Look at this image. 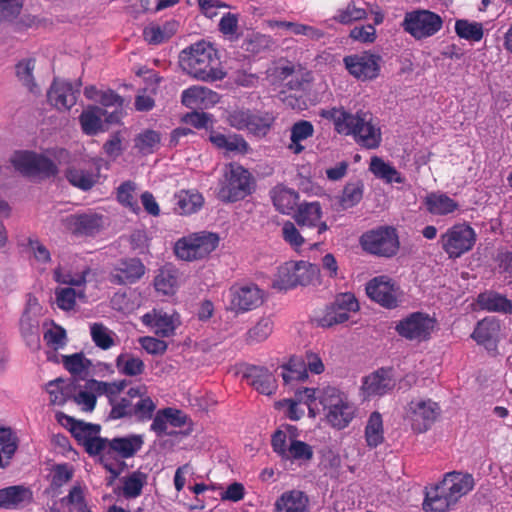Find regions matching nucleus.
I'll use <instances>...</instances> for the list:
<instances>
[{"label":"nucleus","instance_id":"f257e3e1","mask_svg":"<svg viewBox=\"0 0 512 512\" xmlns=\"http://www.w3.org/2000/svg\"><path fill=\"white\" fill-rule=\"evenodd\" d=\"M473 487L474 478L471 474L455 471L447 473L441 482L426 487L423 508L426 511L446 512Z\"/></svg>","mask_w":512,"mask_h":512},{"label":"nucleus","instance_id":"f03ea898","mask_svg":"<svg viewBox=\"0 0 512 512\" xmlns=\"http://www.w3.org/2000/svg\"><path fill=\"white\" fill-rule=\"evenodd\" d=\"M331 119L339 133L353 135L355 141L368 149H375L380 145L381 132L372 121L373 116L368 111H358L355 114L343 109L333 108L322 114Z\"/></svg>","mask_w":512,"mask_h":512},{"label":"nucleus","instance_id":"7ed1b4c3","mask_svg":"<svg viewBox=\"0 0 512 512\" xmlns=\"http://www.w3.org/2000/svg\"><path fill=\"white\" fill-rule=\"evenodd\" d=\"M179 62L187 74L201 81L222 80L226 75L216 49L206 41H199L184 49L180 53Z\"/></svg>","mask_w":512,"mask_h":512},{"label":"nucleus","instance_id":"20e7f679","mask_svg":"<svg viewBox=\"0 0 512 512\" xmlns=\"http://www.w3.org/2000/svg\"><path fill=\"white\" fill-rule=\"evenodd\" d=\"M57 420L62 425H69L71 434L75 437L78 445L84 448H140L143 445L141 435H128L116 437L112 440L99 437L100 426L83 421H76L64 413L57 414Z\"/></svg>","mask_w":512,"mask_h":512},{"label":"nucleus","instance_id":"39448f33","mask_svg":"<svg viewBox=\"0 0 512 512\" xmlns=\"http://www.w3.org/2000/svg\"><path fill=\"white\" fill-rule=\"evenodd\" d=\"M219 235L201 231L179 239L174 246L176 256L184 261H195L207 257L219 245Z\"/></svg>","mask_w":512,"mask_h":512},{"label":"nucleus","instance_id":"423d86ee","mask_svg":"<svg viewBox=\"0 0 512 512\" xmlns=\"http://www.w3.org/2000/svg\"><path fill=\"white\" fill-rule=\"evenodd\" d=\"M254 180L250 172L242 166L230 165L221 182L218 198L223 202H236L250 195Z\"/></svg>","mask_w":512,"mask_h":512},{"label":"nucleus","instance_id":"0eeeda50","mask_svg":"<svg viewBox=\"0 0 512 512\" xmlns=\"http://www.w3.org/2000/svg\"><path fill=\"white\" fill-rule=\"evenodd\" d=\"M360 244L364 251L383 257H392L399 249L396 229L389 226L367 231L360 237Z\"/></svg>","mask_w":512,"mask_h":512},{"label":"nucleus","instance_id":"6e6552de","mask_svg":"<svg viewBox=\"0 0 512 512\" xmlns=\"http://www.w3.org/2000/svg\"><path fill=\"white\" fill-rule=\"evenodd\" d=\"M442 25L443 20L438 14L424 9L406 12L402 22L404 31L417 40L433 36Z\"/></svg>","mask_w":512,"mask_h":512},{"label":"nucleus","instance_id":"1a4fd4ad","mask_svg":"<svg viewBox=\"0 0 512 512\" xmlns=\"http://www.w3.org/2000/svg\"><path fill=\"white\" fill-rule=\"evenodd\" d=\"M11 163L23 175L44 177L55 176L58 173L57 166L50 159L29 151L15 152Z\"/></svg>","mask_w":512,"mask_h":512},{"label":"nucleus","instance_id":"9d476101","mask_svg":"<svg viewBox=\"0 0 512 512\" xmlns=\"http://www.w3.org/2000/svg\"><path fill=\"white\" fill-rule=\"evenodd\" d=\"M298 396L299 401H305V406L307 407L311 417H315L318 412L317 399H319V403L325 413H327L331 408H337L339 405L342 406L344 403L343 401L348 399V396L345 393L332 386L323 388L318 392L317 396L315 389L304 388L298 393Z\"/></svg>","mask_w":512,"mask_h":512},{"label":"nucleus","instance_id":"9b49d317","mask_svg":"<svg viewBox=\"0 0 512 512\" xmlns=\"http://www.w3.org/2000/svg\"><path fill=\"white\" fill-rule=\"evenodd\" d=\"M441 246L450 258H458L475 244L474 230L465 224L454 225L441 236Z\"/></svg>","mask_w":512,"mask_h":512},{"label":"nucleus","instance_id":"f8f14e48","mask_svg":"<svg viewBox=\"0 0 512 512\" xmlns=\"http://www.w3.org/2000/svg\"><path fill=\"white\" fill-rule=\"evenodd\" d=\"M319 268L313 264L286 263L280 267L277 274L275 285L279 289H290L297 285H308L312 277L318 275Z\"/></svg>","mask_w":512,"mask_h":512},{"label":"nucleus","instance_id":"ddd939ff","mask_svg":"<svg viewBox=\"0 0 512 512\" xmlns=\"http://www.w3.org/2000/svg\"><path fill=\"white\" fill-rule=\"evenodd\" d=\"M366 293L371 300L387 309L396 308L401 296L399 286L385 275L371 279L366 284Z\"/></svg>","mask_w":512,"mask_h":512},{"label":"nucleus","instance_id":"4468645a","mask_svg":"<svg viewBox=\"0 0 512 512\" xmlns=\"http://www.w3.org/2000/svg\"><path fill=\"white\" fill-rule=\"evenodd\" d=\"M229 309L243 313L258 308L263 303V292L255 284H234L229 289Z\"/></svg>","mask_w":512,"mask_h":512},{"label":"nucleus","instance_id":"2eb2a0df","mask_svg":"<svg viewBox=\"0 0 512 512\" xmlns=\"http://www.w3.org/2000/svg\"><path fill=\"white\" fill-rule=\"evenodd\" d=\"M343 61L351 75L359 80L366 81L378 77L382 57L370 52H363L346 56Z\"/></svg>","mask_w":512,"mask_h":512},{"label":"nucleus","instance_id":"dca6fc26","mask_svg":"<svg viewBox=\"0 0 512 512\" xmlns=\"http://www.w3.org/2000/svg\"><path fill=\"white\" fill-rule=\"evenodd\" d=\"M359 302L352 293H341L336 296L334 302L327 307L325 315L320 319L323 327H331L347 321L350 312L359 310Z\"/></svg>","mask_w":512,"mask_h":512},{"label":"nucleus","instance_id":"f3484780","mask_svg":"<svg viewBox=\"0 0 512 512\" xmlns=\"http://www.w3.org/2000/svg\"><path fill=\"white\" fill-rule=\"evenodd\" d=\"M434 328V320L420 312L412 313L395 327L397 333L408 339L423 341L429 338Z\"/></svg>","mask_w":512,"mask_h":512},{"label":"nucleus","instance_id":"a211bd4d","mask_svg":"<svg viewBox=\"0 0 512 512\" xmlns=\"http://www.w3.org/2000/svg\"><path fill=\"white\" fill-rule=\"evenodd\" d=\"M412 428L416 432L427 431L440 416L438 403L431 399L413 400L409 404Z\"/></svg>","mask_w":512,"mask_h":512},{"label":"nucleus","instance_id":"6ab92c4d","mask_svg":"<svg viewBox=\"0 0 512 512\" xmlns=\"http://www.w3.org/2000/svg\"><path fill=\"white\" fill-rule=\"evenodd\" d=\"M81 85V80L74 87L70 82L55 79L47 93L48 100L59 110H69L77 102Z\"/></svg>","mask_w":512,"mask_h":512},{"label":"nucleus","instance_id":"aec40b11","mask_svg":"<svg viewBox=\"0 0 512 512\" xmlns=\"http://www.w3.org/2000/svg\"><path fill=\"white\" fill-rule=\"evenodd\" d=\"M145 273V266L138 258L120 260L109 274L111 283L118 285L133 284Z\"/></svg>","mask_w":512,"mask_h":512},{"label":"nucleus","instance_id":"412c9836","mask_svg":"<svg viewBox=\"0 0 512 512\" xmlns=\"http://www.w3.org/2000/svg\"><path fill=\"white\" fill-rule=\"evenodd\" d=\"M243 377L247 379L248 383L259 393L263 395H271L277 388L276 379L274 375L263 366H248Z\"/></svg>","mask_w":512,"mask_h":512},{"label":"nucleus","instance_id":"4be33fe9","mask_svg":"<svg viewBox=\"0 0 512 512\" xmlns=\"http://www.w3.org/2000/svg\"><path fill=\"white\" fill-rule=\"evenodd\" d=\"M321 217L322 210L318 202L302 203L298 206L294 214V219L300 227H315L317 228L318 235L328 229L327 224L320 221Z\"/></svg>","mask_w":512,"mask_h":512},{"label":"nucleus","instance_id":"5701e85b","mask_svg":"<svg viewBox=\"0 0 512 512\" xmlns=\"http://www.w3.org/2000/svg\"><path fill=\"white\" fill-rule=\"evenodd\" d=\"M166 408L159 410L151 424V430L156 433L158 439L156 444L163 446H174L180 443V440L187 434L183 431H176L169 428L168 421H166Z\"/></svg>","mask_w":512,"mask_h":512},{"label":"nucleus","instance_id":"b1692460","mask_svg":"<svg viewBox=\"0 0 512 512\" xmlns=\"http://www.w3.org/2000/svg\"><path fill=\"white\" fill-rule=\"evenodd\" d=\"M66 227L77 235H93L102 227V217L97 214H75L65 219Z\"/></svg>","mask_w":512,"mask_h":512},{"label":"nucleus","instance_id":"393cba45","mask_svg":"<svg viewBox=\"0 0 512 512\" xmlns=\"http://www.w3.org/2000/svg\"><path fill=\"white\" fill-rule=\"evenodd\" d=\"M108 110L100 106H88L80 115L79 120L82 130L87 135H96L100 131H105L107 128L104 124L107 117Z\"/></svg>","mask_w":512,"mask_h":512},{"label":"nucleus","instance_id":"a878e982","mask_svg":"<svg viewBox=\"0 0 512 512\" xmlns=\"http://www.w3.org/2000/svg\"><path fill=\"white\" fill-rule=\"evenodd\" d=\"M389 371L380 369L364 378L362 390L368 397L381 396L394 387Z\"/></svg>","mask_w":512,"mask_h":512},{"label":"nucleus","instance_id":"bb28decb","mask_svg":"<svg viewBox=\"0 0 512 512\" xmlns=\"http://www.w3.org/2000/svg\"><path fill=\"white\" fill-rule=\"evenodd\" d=\"M142 322L154 329L156 335L160 337L172 336L175 332L176 324L173 316L168 315L162 310H152L142 316Z\"/></svg>","mask_w":512,"mask_h":512},{"label":"nucleus","instance_id":"cd10ccee","mask_svg":"<svg viewBox=\"0 0 512 512\" xmlns=\"http://www.w3.org/2000/svg\"><path fill=\"white\" fill-rule=\"evenodd\" d=\"M309 500L304 492L291 490L284 492L275 502L274 512H307Z\"/></svg>","mask_w":512,"mask_h":512},{"label":"nucleus","instance_id":"c85d7f7f","mask_svg":"<svg viewBox=\"0 0 512 512\" xmlns=\"http://www.w3.org/2000/svg\"><path fill=\"white\" fill-rule=\"evenodd\" d=\"M101 108L107 109L108 113L105 119L107 124L120 123L124 115V99L113 90L102 91L98 99Z\"/></svg>","mask_w":512,"mask_h":512},{"label":"nucleus","instance_id":"c756f323","mask_svg":"<svg viewBox=\"0 0 512 512\" xmlns=\"http://www.w3.org/2000/svg\"><path fill=\"white\" fill-rule=\"evenodd\" d=\"M500 331L499 322L495 318H485L478 322L472 338L481 345L488 349H493L496 346V340Z\"/></svg>","mask_w":512,"mask_h":512},{"label":"nucleus","instance_id":"7c9ffc66","mask_svg":"<svg viewBox=\"0 0 512 512\" xmlns=\"http://www.w3.org/2000/svg\"><path fill=\"white\" fill-rule=\"evenodd\" d=\"M32 492L23 486H10L0 489V507L17 508L30 503Z\"/></svg>","mask_w":512,"mask_h":512},{"label":"nucleus","instance_id":"2f4dec72","mask_svg":"<svg viewBox=\"0 0 512 512\" xmlns=\"http://www.w3.org/2000/svg\"><path fill=\"white\" fill-rule=\"evenodd\" d=\"M272 448L307 449L311 448L303 441L297 440V429L294 426H285L274 432L271 438Z\"/></svg>","mask_w":512,"mask_h":512},{"label":"nucleus","instance_id":"473e14b6","mask_svg":"<svg viewBox=\"0 0 512 512\" xmlns=\"http://www.w3.org/2000/svg\"><path fill=\"white\" fill-rule=\"evenodd\" d=\"M271 198L275 208L283 214H290L298 202L299 195L296 191L277 185L271 190Z\"/></svg>","mask_w":512,"mask_h":512},{"label":"nucleus","instance_id":"72a5a7b5","mask_svg":"<svg viewBox=\"0 0 512 512\" xmlns=\"http://www.w3.org/2000/svg\"><path fill=\"white\" fill-rule=\"evenodd\" d=\"M178 23L168 21L163 25L150 24L143 30L144 39L153 45H158L170 39L176 32Z\"/></svg>","mask_w":512,"mask_h":512},{"label":"nucleus","instance_id":"f704fd0d","mask_svg":"<svg viewBox=\"0 0 512 512\" xmlns=\"http://www.w3.org/2000/svg\"><path fill=\"white\" fill-rule=\"evenodd\" d=\"M209 139L214 146L219 149H225L227 152L245 154L249 150L246 140L238 134L226 136L221 133H212Z\"/></svg>","mask_w":512,"mask_h":512},{"label":"nucleus","instance_id":"c9c22d12","mask_svg":"<svg viewBox=\"0 0 512 512\" xmlns=\"http://www.w3.org/2000/svg\"><path fill=\"white\" fill-rule=\"evenodd\" d=\"M343 402L342 406L339 405L337 408H331L327 413H325L327 422L337 429L347 427L355 415V407L349 399H346Z\"/></svg>","mask_w":512,"mask_h":512},{"label":"nucleus","instance_id":"e433bc0d","mask_svg":"<svg viewBox=\"0 0 512 512\" xmlns=\"http://www.w3.org/2000/svg\"><path fill=\"white\" fill-rule=\"evenodd\" d=\"M478 305L493 312L511 313L512 302L505 296L495 292H484L478 295Z\"/></svg>","mask_w":512,"mask_h":512},{"label":"nucleus","instance_id":"4c0bfd02","mask_svg":"<svg viewBox=\"0 0 512 512\" xmlns=\"http://www.w3.org/2000/svg\"><path fill=\"white\" fill-rule=\"evenodd\" d=\"M274 121L275 117L270 112H252L246 130L254 136L265 137L269 133Z\"/></svg>","mask_w":512,"mask_h":512},{"label":"nucleus","instance_id":"58836bf2","mask_svg":"<svg viewBox=\"0 0 512 512\" xmlns=\"http://www.w3.org/2000/svg\"><path fill=\"white\" fill-rule=\"evenodd\" d=\"M281 368V376L285 384H290L293 381H304L308 378L306 363L301 357L292 356Z\"/></svg>","mask_w":512,"mask_h":512},{"label":"nucleus","instance_id":"ea45409f","mask_svg":"<svg viewBox=\"0 0 512 512\" xmlns=\"http://www.w3.org/2000/svg\"><path fill=\"white\" fill-rule=\"evenodd\" d=\"M35 69V59H23L15 66V73L18 80L24 85L31 93H38L39 87L36 84L33 71Z\"/></svg>","mask_w":512,"mask_h":512},{"label":"nucleus","instance_id":"a19ab883","mask_svg":"<svg viewBox=\"0 0 512 512\" xmlns=\"http://www.w3.org/2000/svg\"><path fill=\"white\" fill-rule=\"evenodd\" d=\"M370 170L376 177L385 180L387 183H403L404 181L400 173L393 166L377 156L371 159Z\"/></svg>","mask_w":512,"mask_h":512},{"label":"nucleus","instance_id":"79ce46f5","mask_svg":"<svg viewBox=\"0 0 512 512\" xmlns=\"http://www.w3.org/2000/svg\"><path fill=\"white\" fill-rule=\"evenodd\" d=\"M116 367L120 374L138 376L144 371L143 361L129 353H122L116 359Z\"/></svg>","mask_w":512,"mask_h":512},{"label":"nucleus","instance_id":"37998d69","mask_svg":"<svg viewBox=\"0 0 512 512\" xmlns=\"http://www.w3.org/2000/svg\"><path fill=\"white\" fill-rule=\"evenodd\" d=\"M426 206L430 213L445 215L457 208V203L444 194H431L426 197Z\"/></svg>","mask_w":512,"mask_h":512},{"label":"nucleus","instance_id":"c03bdc74","mask_svg":"<svg viewBox=\"0 0 512 512\" xmlns=\"http://www.w3.org/2000/svg\"><path fill=\"white\" fill-rule=\"evenodd\" d=\"M285 469L294 470L309 461L313 456V450H276Z\"/></svg>","mask_w":512,"mask_h":512},{"label":"nucleus","instance_id":"a18cd8bd","mask_svg":"<svg viewBox=\"0 0 512 512\" xmlns=\"http://www.w3.org/2000/svg\"><path fill=\"white\" fill-rule=\"evenodd\" d=\"M363 187L361 181L347 183L339 199L341 209L346 210L358 204L363 197Z\"/></svg>","mask_w":512,"mask_h":512},{"label":"nucleus","instance_id":"49530a36","mask_svg":"<svg viewBox=\"0 0 512 512\" xmlns=\"http://www.w3.org/2000/svg\"><path fill=\"white\" fill-rule=\"evenodd\" d=\"M177 203L175 210L179 214H190L195 212L203 204V198L198 193L181 191L176 195Z\"/></svg>","mask_w":512,"mask_h":512},{"label":"nucleus","instance_id":"de8ad7c7","mask_svg":"<svg viewBox=\"0 0 512 512\" xmlns=\"http://www.w3.org/2000/svg\"><path fill=\"white\" fill-rule=\"evenodd\" d=\"M63 384L62 378H57L47 384L46 390L50 395L52 405H63L71 397L72 388Z\"/></svg>","mask_w":512,"mask_h":512},{"label":"nucleus","instance_id":"09e8293b","mask_svg":"<svg viewBox=\"0 0 512 512\" xmlns=\"http://www.w3.org/2000/svg\"><path fill=\"white\" fill-rule=\"evenodd\" d=\"M366 440L369 446H378L383 440L382 417L378 412H373L368 420L365 430Z\"/></svg>","mask_w":512,"mask_h":512},{"label":"nucleus","instance_id":"8fccbe9b","mask_svg":"<svg viewBox=\"0 0 512 512\" xmlns=\"http://www.w3.org/2000/svg\"><path fill=\"white\" fill-rule=\"evenodd\" d=\"M208 93H211V101L215 102L217 100L215 92L202 86H193L183 91L182 103L187 107L198 106L200 102L205 100Z\"/></svg>","mask_w":512,"mask_h":512},{"label":"nucleus","instance_id":"3c124183","mask_svg":"<svg viewBox=\"0 0 512 512\" xmlns=\"http://www.w3.org/2000/svg\"><path fill=\"white\" fill-rule=\"evenodd\" d=\"M66 178L73 186L82 190H89L96 183L93 174L75 167L67 169Z\"/></svg>","mask_w":512,"mask_h":512},{"label":"nucleus","instance_id":"603ef678","mask_svg":"<svg viewBox=\"0 0 512 512\" xmlns=\"http://www.w3.org/2000/svg\"><path fill=\"white\" fill-rule=\"evenodd\" d=\"M455 31L460 38L472 41H480L483 37V27L481 23H471L468 20H457Z\"/></svg>","mask_w":512,"mask_h":512},{"label":"nucleus","instance_id":"864d4df0","mask_svg":"<svg viewBox=\"0 0 512 512\" xmlns=\"http://www.w3.org/2000/svg\"><path fill=\"white\" fill-rule=\"evenodd\" d=\"M177 285V277L173 270L163 268L154 279V286L158 292L164 295L173 294Z\"/></svg>","mask_w":512,"mask_h":512},{"label":"nucleus","instance_id":"5fc2aeb1","mask_svg":"<svg viewBox=\"0 0 512 512\" xmlns=\"http://www.w3.org/2000/svg\"><path fill=\"white\" fill-rule=\"evenodd\" d=\"M62 363L65 369L73 375H81L92 366L91 360L87 359L81 352L63 356Z\"/></svg>","mask_w":512,"mask_h":512},{"label":"nucleus","instance_id":"6e6d98bb","mask_svg":"<svg viewBox=\"0 0 512 512\" xmlns=\"http://www.w3.org/2000/svg\"><path fill=\"white\" fill-rule=\"evenodd\" d=\"M272 332V322L270 319H260L254 327H252L246 334L247 344L261 342L267 339Z\"/></svg>","mask_w":512,"mask_h":512},{"label":"nucleus","instance_id":"4d7b16f0","mask_svg":"<svg viewBox=\"0 0 512 512\" xmlns=\"http://www.w3.org/2000/svg\"><path fill=\"white\" fill-rule=\"evenodd\" d=\"M366 16L367 12L365 9L357 7L354 3H349L344 9L339 10L334 19L341 24L348 25L365 19Z\"/></svg>","mask_w":512,"mask_h":512},{"label":"nucleus","instance_id":"13d9d810","mask_svg":"<svg viewBox=\"0 0 512 512\" xmlns=\"http://www.w3.org/2000/svg\"><path fill=\"white\" fill-rule=\"evenodd\" d=\"M91 337L97 347L107 350L114 345L110 331L101 323L91 325Z\"/></svg>","mask_w":512,"mask_h":512},{"label":"nucleus","instance_id":"bf43d9fd","mask_svg":"<svg viewBox=\"0 0 512 512\" xmlns=\"http://www.w3.org/2000/svg\"><path fill=\"white\" fill-rule=\"evenodd\" d=\"M134 190L135 183L132 181L122 183L117 190V199L121 204L129 207L133 212H137L140 208L133 196Z\"/></svg>","mask_w":512,"mask_h":512},{"label":"nucleus","instance_id":"052dcab7","mask_svg":"<svg viewBox=\"0 0 512 512\" xmlns=\"http://www.w3.org/2000/svg\"><path fill=\"white\" fill-rule=\"evenodd\" d=\"M111 411L108 419H120L133 416V401L128 397H122L119 401L111 399Z\"/></svg>","mask_w":512,"mask_h":512},{"label":"nucleus","instance_id":"680f3d73","mask_svg":"<svg viewBox=\"0 0 512 512\" xmlns=\"http://www.w3.org/2000/svg\"><path fill=\"white\" fill-rule=\"evenodd\" d=\"M160 142V135L153 130H146L139 134L135 140V146L143 153H151Z\"/></svg>","mask_w":512,"mask_h":512},{"label":"nucleus","instance_id":"e2e57ef3","mask_svg":"<svg viewBox=\"0 0 512 512\" xmlns=\"http://www.w3.org/2000/svg\"><path fill=\"white\" fill-rule=\"evenodd\" d=\"M21 9V0H0V23L14 20L20 14Z\"/></svg>","mask_w":512,"mask_h":512},{"label":"nucleus","instance_id":"0e129e2a","mask_svg":"<svg viewBox=\"0 0 512 512\" xmlns=\"http://www.w3.org/2000/svg\"><path fill=\"white\" fill-rule=\"evenodd\" d=\"M314 132V127L311 122L306 120H300L296 122L291 128V142H301L311 137Z\"/></svg>","mask_w":512,"mask_h":512},{"label":"nucleus","instance_id":"69168bd1","mask_svg":"<svg viewBox=\"0 0 512 512\" xmlns=\"http://www.w3.org/2000/svg\"><path fill=\"white\" fill-rule=\"evenodd\" d=\"M44 340L46 343L57 350L63 347L66 343V331L59 325H54L53 328L48 329L44 333Z\"/></svg>","mask_w":512,"mask_h":512},{"label":"nucleus","instance_id":"338daca9","mask_svg":"<svg viewBox=\"0 0 512 512\" xmlns=\"http://www.w3.org/2000/svg\"><path fill=\"white\" fill-rule=\"evenodd\" d=\"M156 408L155 403L150 397L140 398L133 403V416L139 420L150 419Z\"/></svg>","mask_w":512,"mask_h":512},{"label":"nucleus","instance_id":"774afa93","mask_svg":"<svg viewBox=\"0 0 512 512\" xmlns=\"http://www.w3.org/2000/svg\"><path fill=\"white\" fill-rule=\"evenodd\" d=\"M252 112L249 109L233 110L228 114L227 122L237 130H246Z\"/></svg>","mask_w":512,"mask_h":512}]
</instances>
